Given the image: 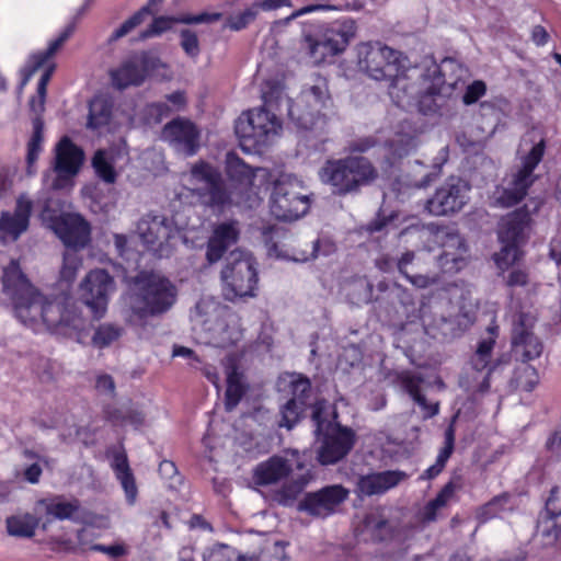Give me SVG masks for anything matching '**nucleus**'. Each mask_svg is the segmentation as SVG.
<instances>
[{"mask_svg":"<svg viewBox=\"0 0 561 561\" xmlns=\"http://www.w3.org/2000/svg\"><path fill=\"white\" fill-rule=\"evenodd\" d=\"M360 67L377 81L389 82V95L398 107L404 108L416 100L424 115L435 113L434 96L439 95L445 84V76L439 65L412 66L408 56L380 43H366L359 47Z\"/></svg>","mask_w":561,"mask_h":561,"instance_id":"f257e3e1","label":"nucleus"},{"mask_svg":"<svg viewBox=\"0 0 561 561\" xmlns=\"http://www.w3.org/2000/svg\"><path fill=\"white\" fill-rule=\"evenodd\" d=\"M2 286L16 318L25 325L33 327L42 321L50 332L66 335L82 324L72 297L58 295L47 299L31 284L15 261L3 270Z\"/></svg>","mask_w":561,"mask_h":561,"instance_id":"f03ea898","label":"nucleus"},{"mask_svg":"<svg viewBox=\"0 0 561 561\" xmlns=\"http://www.w3.org/2000/svg\"><path fill=\"white\" fill-rule=\"evenodd\" d=\"M257 170L230 151L225 161V172L230 182L228 183L218 168L205 160H198L190 169L191 182L195 184L192 195L202 207L214 215H224L239 205V197L251 190Z\"/></svg>","mask_w":561,"mask_h":561,"instance_id":"7ed1b4c3","label":"nucleus"},{"mask_svg":"<svg viewBox=\"0 0 561 561\" xmlns=\"http://www.w3.org/2000/svg\"><path fill=\"white\" fill-rule=\"evenodd\" d=\"M131 313L139 320L167 313L178 300V288L167 276L140 271L131 278Z\"/></svg>","mask_w":561,"mask_h":561,"instance_id":"20e7f679","label":"nucleus"},{"mask_svg":"<svg viewBox=\"0 0 561 561\" xmlns=\"http://www.w3.org/2000/svg\"><path fill=\"white\" fill-rule=\"evenodd\" d=\"M320 180L331 187L336 196L358 194L363 187L378 179V170L363 156H346L328 159L319 172Z\"/></svg>","mask_w":561,"mask_h":561,"instance_id":"39448f33","label":"nucleus"},{"mask_svg":"<svg viewBox=\"0 0 561 561\" xmlns=\"http://www.w3.org/2000/svg\"><path fill=\"white\" fill-rule=\"evenodd\" d=\"M533 222L526 205L502 217L497 229L501 250L494 254L499 268L506 270L522 259L524 255L522 248L530 238Z\"/></svg>","mask_w":561,"mask_h":561,"instance_id":"423d86ee","label":"nucleus"},{"mask_svg":"<svg viewBox=\"0 0 561 561\" xmlns=\"http://www.w3.org/2000/svg\"><path fill=\"white\" fill-rule=\"evenodd\" d=\"M264 106L243 112L234 123L240 146L247 151H259L282 130L278 117L266 106H272L268 93L263 94Z\"/></svg>","mask_w":561,"mask_h":561,"instance_id":"0eeeda50","label":"nucleus"},{"mask_svg":"<svg viewBox=\"0 0 561 561\" xmlns=\"http://www.w3.org/2000/svg\"><path fill=\"white\" fill-rule=\"evenodd\" d=\"M222 296L230 302L254 297L259 284L256 262L250 254L231 252L221 270Z\"/></svg>","mask_w":561,"mask_h":561,"instance_id":"6e6552de","label":"nucleus"},{"mask_svg":"<svg viewBox=\"0 0 561 561\" xmlns=\"http://www.w3.org/2000/svg\"><path fill=\"white\" fill-rule=\"evenodd\" d=\"M167 65L151 50L130 53L116 68L108 71L112 85L119 91L129 87H140L149 78L156 77Z\"/></svg>","mask_w":561,"mask_h":561,"instance_id":"1a4fd4ad","label":"nucleus"},{"mask_svg":"<svg viewBox=\"0 0 561 561\" xmlns=\"http://www.w3.org/2000/svg\"><path fill=\"white\" fill-rule=\"evenodd\" d=\"M546 151V140L540 139L522 159V167L513 175L507 187H496L494 192L495 205L510 208L519 204L528 194L529 188L537 180L535 169L541 162Z\"/></svg>","mask_w":561,"mask_h":561,"instance_id":"9d476101","label":"nucleus"},{"mask_svg":"<svg viewBox=\"0 0 561 561\" xmlns=\"http://www.w3.org/2000/svg\"><path fill=\"white\" fill-rule=\"evenodd\" d=\"M331 105L328 82L319 79L316 84L302 91L298 102L289 104L288 115L299 128L310 130L325 122L324 110Z\"/></svg>","mask_w":561,"mask_h":561,"instance_id":"9b49d317","label":"nucleus"},{"mask_svg":"<svg viewBox=\"0 0 561 561\" xmlns=\"http://www.w3.org/2000/svg\"><path fill=\"white\" fill-rule=\"evenodd\" d=\"M270 208L278 220L291 221L308 213L310 199L301 192L298 181L290 176H282L273 184Z\"/></svg>","mask_w":561,"mask_h":561,"instance_id":"f8f14e48","label":"nucleus"},{"mask_svg":"<svg viewBox=\"0 0 561 561\" xmlns=\"http://www.w3.org/2000/svg\"><path fill=\"white\" fill-rule=\"evenodd\" d=\"M81 299L91 309L93 317L104 316L110 295L115 289L114 278L102 268L90 271L80 285Z\"/></svg>","mask_w":561,"mask_h":561,"instance_id":"ddd939ff","label":"nucleus"},{"mask_svg":"<svg viewBox=\"0 0 561 561\" xmlns=\"http://www.w3.org/2000/svg\"><path fill=\"white\" fill-rule=\"evenodd\" d=\"M470 185L460 178L450 176L427 199L426 209L434 216H446L458 213L467 203Z\"/></svg>","mask_w":561,"mask_h":561,"instance_id":"4468645a","label":"nucleus"},{"mask_svg":"<svg viewBox=\"0 0 561 561\" xmlns=\"http://www.w3.org/2000/svg\"><path fill=\"white\" fill-rule=\"evenodd\" d=\"M161 139L185 157L195 156L201 148V130L185 117L178 116L168 122L161 130Z\"/></svg>","mask_w":561,"mask_h":561,"instance_id":"2eb2a0df","label":"nucleus"},{"mask_svg":"<svg viewBox=\"0 0 561 561\" xmlns=\"http://www.w3.org/2000/svg\"><path fill=\"white\" fill-rule=\"evenodd\" d=\"M529 314L520 312L513 323L511 350L517 360L528 363L541 356L543 344L533 331Z\"/></svg>","mask_w":561,"mask_h":561,"instance_id":"dca6fc26","label":"nucleus"},{"mask_svg":"<svg viewBox=\"0 0 561 561\" xmlns=\"http://www.w3.org/2000/svg\"><path fill=\"white\" fill-rule=\"evenodd\" d=\"M348 491L341 484L327 485L308 492L298 504V510L314 517H328L347 499Z\"/></svg>","mask_w":561,"mask_h":561,"instance_id":"f3484780","label":"nucleus"},{"mask_svg":"<svg viewBox=\"0 0 561 561\" xmlns=\"http://www.w3.org/2000/svg\"><path fill=\"white\" fill-rule=\"evenodd\" d=\"M356 443V433L347 426L337 424L323 435L317 459L323 465H334L345 458Z\"/></svg>","mask_w":561,"mask_h":561,"instance_id":"a211bd4d","label":"nucleus"},{"mask_svg":"<svg viewBox=\"0 0 561 561\" xmlns=\"http://www.w3.org/2000/svg\"><path fill=\"white\" fill-rule=\"evenodd\" d=\"M51 228L68 249L79 250L90 242V224L79 214L68 213L54 217Z\"/></svg>","mask_w":561,"mask_h":561,"instance_id":"6ab92c4d","label":"nucleus"},{"mask_svg":"<svg viewBox=\"0 0 561 561\" xmlns=\"http://www.w3.org/2000/svg\"><path fill=\"white\" fill-rule=\"evenodd\" d=\"M561 486L551 488L549 496L545 502L543 512L538 519V529L545 539V545H554L561 536Z\"/></svg>","mask_w":561,"mask_h":561,"instance_id":"aec40b11","label":"nucleus"},{"mask_svg":"<svg viewBox=\"0 0 561 561\" xmlns=\"http://www.w3.org/2000/svg\"><path fill=\"white\" fill-rule=\"evenodd\" d=\"M140 239L149 249L161 252L175 234L171 222L164 216H146L138 224Z\"/></svg>","mask_w":561,"mask_h":561,"instance_id":"412c9836","label":"nucleus"},{"mask_svg":"<svg viewBox=\"0 0 561 561\" xmlns=\"http://www.w3.org/2000/svg\"><path fill=\"white\" fill-rule=\"evenodd\" d=\"M84 161V151L68 136H64L56 145L54 170L58 178H71L79 171Z\"/></svg>","mask_w":561,"mask_h":561,"instance_id":"4be33fe9","label":"nucleus"},{"mask_svg":"<svg viewBox=\"0 0 561 561\" xmlns=\"http://www.w3.org/2000/svg\"><path fill=\"white\" fill-rule=\"evenodd\" d=\"M407 478L401 470L371 472L358 477L355 492L360 496L380 495L397 486Z\"/></svg>","mask_w":561,"mask_h":561,"instance_id":"5701e85b","label":"nucleus"},{"mask_svg":"<svg viewBox=\"0 0 561 561\" xmlns=\"http://www.w3.org/2000/svg\"><path fill=\"white\" fill-rule=\"evenodd\" d=\"M415 147L414 137L407 134H397L394 137L379 146L380 157L377 158L382 172L388 173L398 167L402 159L408 157Z\"/></svg>","mask_w":561,"mask_h":561,"instance_id":"b1692460","label":"nucleus"},{"mask_svg":"<svg viewBox=\"0 0 561 561\" xmlns=\"http://www.w3.org/2000/svg\"><path fill=\"white\" fill-rule=\"evenodd\" d=\"M240 236L236 220L225 221L216 225L207 241L206 259L209 263L218 262L228 249L237 243Z\"/></svg>","mask_w":561,"mask_h":561,"instance_id":"393cba45","label":"nucleus"},{"mask_svg":"<svg viewBox=\"0 0 561 561\" xmlns=\"http://www.w3.org/2000/svg\"><path fill=\"white\" fill-rule=\"evenodd\" d=\"M354 34L353 24L332 26L324 32L321 39L310 45V53L312 56H316L318 51H321L322 57L335 56L345 50Z\"/></svg>","mask_w":561,"mask_h":561,"instance_id":"a878e982","label":"nucleus"},{"mask_svg":"<svg viewBox=\"0 0 561 561\" xmlns=\"http://www.w3.org/2000/svg\"><path fill=\"white\" fill-rule=\"evenodd\" d=\"M222 14L219 12L208 13L202 12L198 14L184 13L178 16H157L150 23V25L144 30L140 34L142 39L159 36L162 33L169 31L172 24H201V23H213L221 19Z\"/></svg>","mask_w":561,"mask_h":561,"instance_id":"bb28decb","label":"nucleus"},{"mask_svg":"<svg viewBox=\"0 0 561 561\" xmlns=\"http://www.w3.org/2000/svg\"><path fill=\"white\" fill-rule=\"evenodd\" d=\"M226 383L225 407L227 411H232L249 390L244 371L240 368L237 358L233 356L227 358Z\"/></svg>","mask_w":561,"mask_h":561,"instance_id":"cd10ccee","label":"nucleus"},{"mask_svg":"<svg viewBox=\"0 0 561 561\" xmlns=\"http://www.w3.org/2000/svg\"><path fill=\"white\" fill-rule=\"evenodd\" d=\"M108 453L112 454L111 467L125 492L126 501L129 505H134L137 500L138 489L127 454L123 446L118 449L108 450Z\"/></svg>","mask_w":561,"mask_h":561,"instance_id":"c85d7f7f","label":"nucleus"},{"mask_svg":"<svg viewBox=\"0 0 561 561\" xmlns=\"http://www.w3.org/2000/svg\"><path fill=\"white\" fill-rule=\"evenodd\" d=\"M32 202L20 197L13 214L3 211L0 216V231L16 240L30 225Z\"/></svg>","mask_w":561,"mask_h":561,"instance_id":"c756f323","label":"nucleus"},{"mask_svg":"<svg viewBox=\"0 0 561 561\" xmlns=\"http://www.w3.org/2000/svg\"><path fill=\"white\" fill-rule=\"evenodd\" d=\"M290 472L291 467L287 459L275 455L256 465L253 470V480L257 485H271L287 478Z\"/></svg>","mask_w":561,"mask_h":561,"instance_id":"7c9ffc66","label":"nucleus"},{"mask_svg":"<svg viewBox=\"0 0 561 561\" xmlns=\"http://www.w3.org/2000/svg\"><path fill=\"white\" fill-rule=\"evenodd\" d=\"M75 28H76V26L73 23L68 24L60 32V34L48 44V47L45 50L35 53L31 56V58H30L31 64L24 75V80H23L24 83L34 75L35 71H37L41 67H43L59 50V48L73 34Z\"/></svg>","mask_w":561,"mask_h":561,"instance_id":"2f4dec72","label":"nucleus"},{"mask_svg":"<svg viewBox=\"0 0 561 561\" xmlns=\"http://www.w3.org/2000/svg\"><path fill=\"white\" fill-rule=\"evenodd\" d=\"M364 530L374 542L392 540L396 536V527L380 513L366 514L363 520Z\"/></svg>","mask_w":561,"mask_h":561,"instance_id":"473e14b6","label":"nucleus"},{"mask_svg":"<svg viewBox=\"0 0 561 561\" xmlns=\"http://www.w3.org/2000/svg\"><path fill=\"white\" fill-rule=\"evenodd\" d=\"M104 421L108 422L112 426H125L130 424L133 426H141L145 421V415L133 408H118L113 404H104L102 408Z\"/></svg>","mask_w":561,"mask_h":561,"instance_id":"72a5a7b5","label":"nucleus"},{"mask_svg":"<svg viewBox=\"0 0 561 561\" xmlns=\"http://www.w3.org/2000/svg\"><path fill=\"white\" fill-rule=\"evenodd\" d=\"M455 435L454 425H448L444 433V446L439 449L435 463L423 471L420 480H433L443 472L455 449Z\"/></svg>","mask_w":561,"mask_h":561,"instance_id":"f704fd0d","label":"nucleus"},{"mask_svg":"<svg viewBox=\"0 0 561 561\" xmlns=\"http://www.w3.org/2000/svg\"><path fill=\"white\" fill-rule=\"evenodd\" d=\"M41 518L32 513H21L7 517L5 528L10 536L32 538L38 528Z\"/></svg>","mask_w":561,"mask_h":561,"instance_id":"c9c22d12","label":"nucleus"},{"mask_svg":"<svg viewBox=\"0 0 561 561\" xmlns=\"http://www.w3.org/2000/svg\"><path fill=\"white\" fill-rule=\"evenodd\" d=\"M488 332L489 336L478 343L477 350L470 358L471 367L476 371H483L488 367L493 366L492 353L499 334V327H489Z\"/></svg>","mask_w":561,"mask_h":561,"instance_id":"e433bc0d","label":"nucleus"},{"mask_svg":"<svg viewBox=\"0 0 561 561\" xmlns=\"http://www.w3.org/2000/svg\"><path fill=\"white\" fill-rule=\"evenodd\" d=\"M113 103L103 95L94 96L89 103L87 126L90 129H99L110 124L112 119Z\"/></svg>","mask_w":561,"mask_h":561,"instance_id":"4c0bfd02","label":"nucleus"},{"mask_svg":"<svg viewBox=\"0 0 561 561\" xmlns=\"http://www.w3.org/2000/svg\"><path fill=\"white\" fill-rule=\"evenodd\" d=\"M62 496H54L50 499H41L36 502V506H42L45 510L47 516L55 519L65 520L72 518L80 510V502L77 499L65 502L61 501Z\"/></svg>","mask_w":561,"mask_h":561,"instance_id":"58836bf2","label":"nucleus"},{"mask_svg":"<svg viewBox=\"0 0 561 561\" xmlns=\"http://www.w3.org/2000/svg\"><path fill=\"white\" fill-rule=\"evenodd\" d=\"M512 494L508 492H502L493 496L490 501L478 507L476 512V518L479 524H485L491 519L500 516L505 511H513L511 505Z\"/></svg>","mask_w":561,"mask_h":561,"instance_id":"ea45409f","label":"nucleus"},{"mask_svg":"<svg viewBox=\"0 0 561 561\" xmlns=\"http://www.w3.org/2000/svg\"><path fill=\"white\" fill-rule=\"evenodd\" d=\"M32 124L33 133L26 146V173L28 175H33L35 173V163L43 150L44 141V121L42 116H35Z\"/></svg>","mask_w":561,"mask_h":561,"instance_id":"a19ab883","label":"nucleus"},{"mask_svg":"<svg viewBox=\"0 0 561 561\" xmlns=\"http://www.w3.org/2000/svg\"><path fill=\"white\" fill-rule=\"evenodd\" d=\"M163 0H148L147 4L140 10L129 16L119 27H117L108 38V43H114L119 38L129 34L135 27L144 22L147 14H154L157 7L161 4Z\"/></svg>","mask_w":561,"mask_h":561,"instance_id":"79ce46f5","label":"nucleus"},{"mask_svg":"<svg viewBox=\"0 0 561 561\" xmlns=\"http://www.w3.org/2000/svg\"><path fill=\"white\" fill-rule=\"evenodd\" d=\"M457 249L454 252L444 250L437 257V264L445 274L458 273L466 265L463 254L467 251V247L460 239H457Z\"/></svg>","mask_w":561,"mask_h":561,"instance_id":"37998d69","label":"nucleus"},{"mask_svg":"<svg viewBox=\"0 0 561 561\" xmlns=\"http://www.w3.org/2000/svg\"><path fill=\"white\" fill-rule=\"evenodd\" d=\"M397 380L415 403L419 405L425 404V396L421 391V386L424 382L422 376L404 370L398 374Z\"/></svg>","mask_w":561,"mask_h":561,"instance_id":"c03bdc74","label":"nucleus"},{"mask_svg":"<svg viewBox=\"0 0 561 561\" xmlns=\"http://www.w3.org/2000/svg\"><path fill=\"white\" fill-rule=\"evenodd\" d=\"M347 297L355 305L373 302L374 286L366 276L356 277L351 282Z\"/></svg>","mask_w":561,"mask_h":561,"instance_id":"a18cd8bd","label":"nucleus"},{"mask_svg":"<svg viewBox=\"0 0 561 561\" xmlns=\"http://www.w3.org/2000/svg\"><path fill=\"white\" fill-rule=\"evenodd\" d=\"M92 167L96 175L105 183L113 184L116 181L117 173L113 163L107 159L105 150H98L92 158Z\"/></svg>","mask_w":561,"mask_h":561,"instance_id":"49530a36","label":"nucleus"},{"mask_svg":"<svg viewBox=\"0 0 561 561\" xmlns=\"http://www.w3.org/2000/svg\"><path fill=\"white\" fill-rule=\"evenodd\" d=\"M287 387L290 394L288 400H295L300 404L308 405V400L311 396V382L307 377L301 375L291 376Z\"/></svg>","mask_w":561,"mask_h":561,"instance_id":"de8ad7c7","label":"nucleus"},{"mask_svg":"<svg viewBox=\"0 0 561 561\" xmlns=\"http://www.w3.org/2000/svg\"><path fill=\"white\" fill-rule=\"evenodd\" d=\"M123 333V328L112 323L100 324L92 336V343L99 348L106 347L118 340Z\"/></svg>","mask_w":561,"mask_h":561,"instance_id":"09e8293b","label":"nucleus"},{"mask_svg":"<svg viewBox=\"0 0 561 561\" xmlns=\"http://www.w3.org/2000/svg\"><path fill=\"white\" fill-rule=\"evenodd\" d=\"M53 71L54 68L49 67L43 72L37 84V95L32 96L30 100V108L36 113V116H41L45 110L47 85L51 79Z\"/></svg>","mask_w":561,"mask_h":561,"instance_id":"8fccbe9b","label":"nucleus"},{"mask_svg":"<svg viewBox=\"0 0 561 561\" xmlns=\"http://www.w3.org/2000/svg\"><path fill=\"white\" fill-rule=\"evenodd\" d=\"M306 408V405L300 404L295 400H287L280 409L282 420L279 422V426L291 430L299 422Z\"/></svg>","mask_w":561,"mask_h":561,"instance_id":"3c124183","label":"nucleus"},{"mask_svg":"<svg viewBox=\"0 0 561 561\" xmlns=\"http://www.w3.org/2000/svg\"><path fill=\"white\" fill-rule=\"evenodd\" d=\"M237 552L236 548L217 542L205 550L203 559L204 561H234Z\"/></svg>","mask_w":561,"mask_h":561,"instance_id":"603ef678","label":"nucleus"},{"mask_svg":"<svg viewBox=\"0 0 561 561\" xmlns=\"http://www.w3.org/2000/svg\"><path fill=\"white\" fill-rule=\"evenodd\" d=\"M77 250L66 251L64 254L62 266L60 270V277L67 283L75 280L77 272L82 265L81 259L78 256Z\"/></svg>","mask_w":561,"mask_h":561,"instance_id":"864d4df0","label":"nucleus"},{"mask_svg":"<svg viewBox=\"0 0 561 561\" xmlns=\"http://www.w3.org/2000/svg\"><path fill=\"white\" fill-rule=\"evenodd\" d=\"M257 18V13L251 4L249 8L243 10L238 14L230 15L226 21V27L231 31H242L247 28L255 19Z\"/></svg>","mask_w":561,"mask_h":561,"instance_id":"5fc2aeb1","label":"nucleus"},{"mask_svg":"<svg viewBox=\"0 0 561 561\" xmlns=\"http://www.w3.org/2000/svg\"><path fill=\"white\" fill-rule=\"evenodd\" d=\"M516 382L524 391H533L539 382V375L535 367L526 365L516 373Z\"/></svg>","mask_w":561,"mask_h":561,"instance_id":"6e6d98bb","label":"nucleus"},{"mask_svg":"<svg viewBox=\"0 0 561 561\" xmlns=\"http://www.w3.org/2000/svg\"><path fill=\"white\" fill-rule=\"evenodd\" d=\"M334 250V244L332 242L317 239L312 242L311 250L308 253L302 252L300 255L295 256L294 260L305 262L310 259H316L319 254L329 255Z\"/></svg>","mask_w":561,"mask_h":561,"instance_id":"4d7b16f0","label":"nucleus"},{"mask_svg":"<svg viewBox=\"0 0 561 561\" xmlns=\"http://www.w3.org/2000/svg\"><path fill=\"white\" fill-rule=\"evenodd\" d=\"M180 38L181 47L183 48L185 54L190 57H197L201 49L196 33L188 28H185L181 31Z\"/></svg>","mask_w":561,"mask_h":561,"instance_id":"13d9d810","label":"nucleus"},{"mask_svg":"<svg viewBox=\"0 0 561 561\" xmlns=\"http://www.w3.org/2000/svg\"><path fill=\"white\" fill-rule=\"evenodd\" d=\"M485 92V83L481 80H476L467 87L462 96V101L466 105H471L481 99Z\"/></svg>","mask_w":561,"mask_h":561,"instance_id":"bf43d9fd","label":"nucleus"},{"mask_svg":"<svg viewBox=\"0 0 561 561\" xmlns=\"http://www.w3.org/2000/svg\"><path fill=\"white\" fill-rule=\"evenodd\" d=\"M529 283V273L525 268H513L508 272L505 284L507 287H525Z\"/></svg>","mask_w":561,"mask_h":561,"instance_id":"052dcab7","label":"nucleus"},{"mask_svg":"<svg viewBox=\"0 0 561 561\" xmlns=\"http://www.w3.org/2000/svg\"><path fill=\"white\" fill-rule=\"evenodd\" d=\"M172 108L164 102H153L147 105L146 113L150 118L160 123L164 117H168Z\"/></svg>","mask_w":561,"mask_h":561,"instance_id":"680f3d73","label":"nucleus"},{"mask_svg":"<svg viewBox=\"0 0 561 561\" xmlns=\"http://www.w3.org/2000/svg\"><path fill=\"white\" fill-rule=\"evenodd\" d=\"M252 4L256 13L259 14L260 11L270 12L278 10L283 7H289L290 0H257L254 1Z\"/></svg>","mask_w":561,"mask_h":561,"instance_id":"e2e57ef3","label":"nucleus"},{"mask_svg":"<svg viewBox=\"0 0 561 561\" xmlns=\"http://www.w3.org/2000/svg\"><path fill=\"white\" fill-rule=\"evenodd\" d=\"M377 144H378L377 139L373 136L362 137V138L353 140L350 144V150H351V152L364 153V152H367L370 149L375 148L377 146Z\"/></svg>","mask_w":561,"mask_h":561,"instance_id":"0e129e2a","label":"nucleus"},{"mask_svg":"<svg viewBox=\"0 0 561 561\" xmlns=\"http://www.w3.org/2000/svg\"><path fill=\"white\" fill-rule=\"evenodd\" d=\"M95 388L99 392L115 396V381L111 375L103 374L96 377Z\"/></svg>","mask_w":561,"mask_h":561,"instance_id":"69168bd1","label":"nucleus"},{"mask_svg":"<svg viewBox=\"0 0 561 561\" xmlns=\"http://www.w3.org/2000/svg\"><path fill=\"white\" fill-rule=\"evenodd\" d=\"M396 216L393 214L389 216L382 215L380 211L377 214L376 218L373 219L368 226L367 231L370 233L382 231L393 219Z\"/></svg>","mask_w":561,"mask_h":561,"instance_id":"338daca9","label":"nucleus"},{"mask_svg":"<svg viewBox=\"0 0 561 561\" xmlns=\"http://www.w3.org/2000/svg\"><path fill=\"white\" fill-rule=\"evenodd\" d=\"M530 39L537 47H542L550 41V34L542 25H535L530 32Z\"/></svg>","mask_w":561,"mask_h":561,"instance_id":"774afa93","label":"nucleus"}]
</instances>
